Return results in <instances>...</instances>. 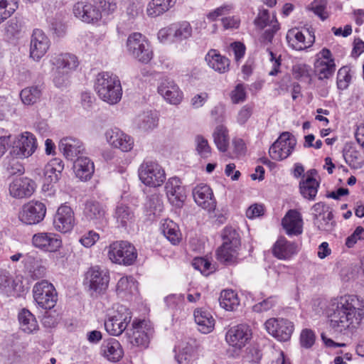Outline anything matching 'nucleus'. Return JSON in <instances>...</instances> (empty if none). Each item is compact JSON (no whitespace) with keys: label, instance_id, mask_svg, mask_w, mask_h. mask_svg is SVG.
Segmentation results:
<instances>
[{"label":"nucleus","instance_id":"42","mask_svg":"<svg viewBox=\"0 0 364 364\" xmlns=\"http://www.w3.org/2000/svg\"><path fill=\"white\" fill-rule=\"evenodd\" d=\"M161 230L164 235L172 244L176 245L181 240V233L178 225L171 220H164L161 224Z\"/></svg>","mask_w":364,"mask_h":364},{"label":"nucleus","instance_id":"28","mask_svg":"<svg viewBox=\"0 0 364 364\" xmlns=\"http://www.w3.org/2000/svg\"><path fill=\"white\" fill-rule=\"evenodd\" d=\"M23 263L25 270L31 279L36 280L46 277L45 262L37 255L31 254L26 255Z\"/></svg>","mask_w":364,"mask_h":364},{"label":"nucleus","instance_id":"36","mask_svg":"<svg viewBox=\"0 0 364 364\" xmlns=\"http://www.w3.org/2000/svg\"><path fill=\"white\" fill-rule=\"evenodd\" d=\"M75 176L81 181H88L91 178L94 171V163L87 157H78L73 166Z\"/></svg>","mask_w":364,"mask_h":364},{"label":"nucleus","instance_id":"43","mask_svg":"<svg viewBox=\"0 0 364 364\" xmlns=\"http://www.w3.org/2000/svg\"><path fill=\"white\" fill-rule=\"evenodd\" d=\"M114 217L122 227H127L134 221V215L130 207L120 203L115 208Z\"/></svg>","mask_w":364,"mask_h":364},{"label":"nucleus","instance_id":"33","mask_svg":"<svg viewBox=\"0 0 364 364\" xmlns=\"http://www.w3.org/2000/svg\"><path fill=\"white\" fill-rule=\"evenodd\" d=\"M297 252L298 245L284 237L279 238L272 247L273 255L279 259H289Z\"/></svg>","mask_w":364,"mask_h":364},{"label":"nucleus","instance_id":"34","mask_svg":"<svg viewBox=\"0 0 364 364\" xmlns=\"http://www.w3.org/2000/svg\"><path fill=\"white\" fill-rule=\"evenodd\" d=\"M193 316L199 331L203 333H209L213 331L215 321L209 311L202 308L196 309Z\"/></svg>","mask_w":364,"mask_h":364},{"label":"nucleus","instance_id":"40","mask_svg":"<svg viewBox=\"0 0 364 364\" xmlns=\"http://www.w3.org/2000/svg\"><path fill=\"white\" fill-rule=\"evenodd\" d=\"M176 0H151L147 6L146 13L151 17L163 14L172 8Z\"/></svg>","mask_w":364,"mask_h":364},{"label":"nucleus","instance_id":"21","mask_svg":"<svg viewBox=\"0 0 364 364\" xmlns=\"http://www.w3.org/2000/svg\"><path fill=\"white\" fill-rule=\"evenodd\" d=\"M53 227L55 230L67 233L70 232L75 224V214L73 209L68 205H60L53 217Z\"/></svg>","mask_w":364,"mask_h":364},{"label":"nucleus","instance_id":"51","mask_svg":"<svg viewBox=\"0 0 364 364\" xmlns=\"http://www.w3.org/2000/svg\"><path fill=\"white\" fill-rule=\"evenodd\" d=\"M145 208L149 215H159L163 210L161 196L156 193L149 196L146 202Z\"/></svg>","mask_w":364,"mask_h":364},{"label":"nucleus","instance_id":"7","mask_svg":"<svg viewBox=\"0 0 364 364\" xmlns=\"http://www.w3.org/2000/svg\"><path fill=\"white\" fill-rule=\"evenodd\" d=\"M129 55L138 61L148 63L153 58V50L147 38L140 33L130 34L127 40Z\"/></svg>","mask_w":364,"mask_h":364},{"label":"nucleus","instance_id":"3","mask_svg":"<svg viewBox=\"0 0 364 364\" xmlns=\"http://www.w3.org/2000/svg\"><path fill=\"white\" fill-rule=\"evenodd\" d=\"M95 90L99 98L109 105H114L120 102L122 87L119 77L109 72L97 74L95 81Z\"/></svg>","mask_w":364,"mask_h":364},{"label":"nucleus","instance_id":"57","mask_svg":"<svg viewBox=\"0 0 364 364\" xmlns=\"http://www.w3.org/2000/svg\"><path fill=\"white\" fill-rule=\"evenodd\" d=\"M311 10L322 21L328 17V13L326 11V2L325 0H314L311 3Z\"/></svg>","mask_w":364,"mask_h":364},{"label":"nucleus","instance_id":"6","mask_svg":"<svg viewBox=\"0 0 364 364\" xmlns=\"http://www.w3.org/2000/svg\"><path fill=\"white\" fill-rule=\"evenodd\" d=\"M107 257L113 263L132 265L137 257L134 245L127 241H115L107 247Z\"/></svg>","mask_w":364,"mask_h":364},{"label":"nucleus","instance_id":"46","mask_svg":"<svg viewBox=\"0 0 364 364\" xmlns=\"http://www.w3.org/2000/svg\"><path fill=\"white\" fill-rule=\"evenodd\" d=\"M137 291V284L132 277H123L119 279L116 286L118 295L132 294Z\"/></svg>","mask_w":364,"mask_h":364},{"label":"nucleus","instance_id":"52","mask_svg":"<svg viewBox=\"0 0 364 364\" xmlns=\"http://www.w3.org/2000/svg\"><path fill=\"white\" fill-rule=\"evenodd\" d=\"M179 353L176 355L178 364H190L193 358V346L187 343H181L178 346Z\"/></svg>","mask_w":364,"mask_h":364},{"label":"nucleus","instance_id":"55","mask_svg":"<svg viewBox=\"0 0 364 364\" xmlns=\"http://www.w3.org/2000/svg\"><path fill=\"white\" fill-rule=\"evenodd\" d=\"M292 71L294 76L297 79L306 81H309L311 79V69L306 64L299 63L294 65Z\"/></svg>","mask_w":364,"mask_h":364},{"label":"nucleus","instance_id":"60","mask_svg":"<svg viewBox=\"0 0 364 364\" xmlns=\"http://www.w3.org/2000/svg\"><path fill=\"white\" fill-rule=\"evenodd\" d=\"M21 26L16 20L8 21L5 28V37L8 40H11L18 36L20 33Z\"/></svg>","mask_w":364,"mask_h":364},{"label":"nucleus","instance_id":"27","mask_svg":"<svg viewBox=\"0 0 364 364\" xmlns=\"http://www.w3.org/2000/svg\"><path fill=\"white\" fill-rule=\"evenodd\" d=\"M195 202L208 210H214L216 205L212 189L205 184H199L193 190Z\"/></svg>","mask_w":364,"mask_h":364},{"label":"nucleus","instance_id":"63","mask_svg":"<svg viewBox=\"0 0 364 364\" xmlns=\"http://www.w3.org/2000/svg\"><path fill=\"white\" fill-rule=\"evenodd\" d=\"M364 240V228L358 226L354 232L346 240V245L350 248L353 247L358 240Z\"/></svg>","mask_w":364,"mask_h":364},{"label":"nucleus","instance_id":"30","mask_svg":"<svg viewBox=\"0 0 364 364\" xmlns=\"http://www.w3.org/2000/svg\"><path fill=\"white\" fill-rule=\"evenodd\" d=\"M316 173L315 169L308 171L299 183L301 194L304 198L311 200L315 199L319 187V183L314 178Z\"/></svg>","mask_w":364,"mask_h":364},{"label":"nucleus","instance_id":"50","mask_svg":"<svg viewBox=\"0 0 364 364\" xmlns=\"http://www.w3.org/2000/svg\"><path fill=\"white\" fill-rule=\"evenodd\" d=\"M18 0H0V24L18 9Z\"/></svg>","mask_w":364,"mask_h":364},{"label":"nucleus","instance_id":"4","mask_svg":"<svg viewBox=\"0 0 364 364\" xmlns=\"http://www.w3.org/2000/svg\"><path fill=\"white\" fill-rule=\"evenodd\" d=\"M223 239V243L216 252L217 259L228 265L236 263L241 245L238 232L231 227H226Z\"/></svg>","mask_w":364,"mask_h":364},{"label":"nucleus","instance_id":"38","mask_svg":"<svg viewBox=\"0 0 364 364\" xmlns=\"http://www.w3.org/2000/svg\"><path fill=\"white\" fill-rule=\"evenodd\" d=\"M18 321L21 329L26 333H33L39 329L35 316L28 309H23L19 312Z\"/></svg>","mask_w":364,"mask_h":364},{"label":"nucleus","instance_id":"17","mask_svg":"<svg viewBox=\"0 0 364 364\" xmlns=\"http://www.w3.org/2000/svg\"><path fill=\"white\" fill-rule=\"evenodd\" d=\"M50 41L41 29H34L31 36L29 55L34 61L38 62L48 52Z\"/></svg>","mask_w":364,"mask_h":364},{"label":"nucleus","instance_id":"1","mask_svg":"<svg viewBox=\"0 0 364 364\" xmlns=\"http://www.w3.org/2000/svg\"><path fill=\"white\" fill-rule=\"evenodd\" d=\"M328 324L335 333H355L364 319V300L353 294L333 297L328 304Z\"/></svg>","mask_w":364,"mask_h":364},{"label":"nucleus","instance_id":"39","mask_svg":"<svg viewBox=\"0 0 364 364\" xmlns=\"http://www.w3.org/2000/svg\"><path fill=\"white\" fill-rule=\"evenodd\" d=\"M158 121L157 114L151 111H149L139 114L135 119L134 123L141 131L148 132L157 127Z\"/></svg>","mask_w":364,"mask_h":364},{"label":"nucleus","instance_id":"53","mask_svg":"<svg viewBox=\"0 0 364 364\" xmlns=\"http://www.w3.org/2000/svg\"><path fill=\"white\" fill-rule=\"evenodd\" d=\"M314 223L319 230L325 232H331L336 225L333 213H328V215L314 220Z\"/></svg>","mask_w":364,"mask_h":364},{"label":"nucleus","instance_id":"9","mask_svg":"<svg viewBox=\"0 0 364 364\" xmlns=\"http://www.w3.org/2000/svg\"><path fill=\"white\" fill-rule=\"evenodd\" d=\"M131 320V311L126 306H120L108 316L105 322V328L109 334L117 336L127 329Z\"/></svg>","mask_w":364,"mask_h":364},{"label":"nucleus","instance_id":"22","mask_svg":"<svg viewBox=\"0 0 364 364\" xmlns=\"http://www.w3.org/2000/svg\"><path fill=\"white\" fill-rule=\"evenodd\" d=\"M165 189L170 203L176 208L182 207L186 198V194L180 179L177 177L170 178L166 183Z\"/></svg>","mask_w":364,"mask_h":364},{"label":"nucleus","instance_id":"11","mask_svg":"<svg viewBox=\"0 0 364 364\" xmlns=\"http://www.w3.org/2000/svg\"><path fill=\"white\" fill-rule=\"evenodd\" d=\"M37 305L43 309H51L57 302V293L53 285L46 280L37 282L33 288Z\"/></svg>","mask_w":364,"mask_h":364},{"label":"nucleus","instance_id":"12","mask_svg":"<svg viewBox=\"0 0 364 364\" xmlns=\"http://www.w3.org/2000/svg\"><path fill=\"white\" fill-rule=\"evenodd\" d=\"M37 140L33 134L24 132L16 136L11 154L17 159L28 158L37 149Z\"/></svg>","mask_w":364,"mask_h":364},{"label":"nucleus","instance_id":"16","mask_svg":"<svg viewBox=\"0 0 364 364\" xmlns=\"http://www.w3.org/2000/svg\"><path fill=\"white\" fill-rule=\"evenodd\" d=\"M264 326L269 334L279 341H289L294 329L293 323L283 318H271L266 321Z\"/></svg>","mask_w":364,"mask_h":364},{"label":"nucleus","instance_id":"54","mask_svg":"<svg viewBox=\"0 0 364 364\" xmlns=\"http://www.w3.org/2000/svg\"><path fill=\"white\" fill-rule=\"evenodd\" d=\"M196 149L197 153L204 159H207L211 155V148L208 141L201 135H198L195 138Z\"/></svg>","mask_w":364,"mask_h":364},{"label":"nucleus","instance_id":"2","mask_svg":"<svg viewBox=\"0 0 364 364\" xmlns=\"http://www.w3.org/2000/svg\"><path fill=\"white\" fill-rule=\"evenodd\" d=\"M50 63L53 66V82L58 87H67L70 82L71 74L79 66L77 57L70 53H54L50 56Z\"/></svg>","mask_w":364,"mask_h":364},{"label":"nucleus","instance_id":"41","mask_svg":"<svg viewBox=\"0 0 364 364\" xmlns=\"http://www.w3.org/2000/svg\"><path fill=\"white\" fill-rule=\"evenodd\" d=\"M344 159L352 168L359 169L364 166V160L357 149L351 145H346L343 149Z\"/></svg>","mask_w":364,"mask_h":364},{"label":"nucleus","instance_id":"32","mask_svg":"<svg viewBox=\"0 0 364 364\" xmlns=\"http://www.w3.org/2000/svg\"><path fill=\"white\" fill-rule=\"evenodd\" d=\"M58 147L63 156L70 160H73L85 150L82 142L80 139L71 136L60 139Z\"/></svg>","mask_w":364,"mask_h":364},{"label":"nucleus","instance_id":"61","mask_svg":"<svg viewBox=\"0 0 364 364\" xmlns=\"http://www.w3.org/2000/svg\"><path fill=\"white\" fill-rule=\"evenodd\" d=\"M232 102L239 104L243 102L246 99V92L242 84H238L230 93Z\"/></svg>","mask_w":364,"mask_h":364},{"label":"nucleus","instance_id":"62","mask_svg":"<svg viewBox=\"0 0 364 364\" xmlns=\"http://www.w3.org/2000/svg\"><path fill=\"white\" fill-rule=\"evenodd\" d=\"M275 19L277 18L274 16L270 19V16L267 10H262L255 18V23L259 28H264L267 26H271V22Z\"/></svg>","mask_w":364,"mask_h":364},{"label":"nucleus","instance_id":"47","mask_svg":"<svg viewBox=\"0 0 364 364\" xmlns=\"http://www.w3.org/2000/svg\"><path fill=\"white\" fill-rule=\"evenodd\" d=\"M173 36L176 41H183L191 37L193 28L188 21H182L172 25Z\"/></svg>","mask_w":364,"mask_h":364},{"label":"nucleus","instance_id":"19","mask_svg":"<svg viewBox=\"0 0 364 364\" xmlns=\"http://www.w3.org/2000/svg\"><path fill=\"white\" fill-rule=\"evenodd\" d=\"M336 70L332 54L328 48H323L318 54L314 63V71L319 80L328 79Z\"/></svg>","mask_w":364,"mask_h":364},{"label":"nucleus","instance_id":"49","mask_svg":"<svg viewBox=\"0 0 364 364\" xmlns=\"http://www.w3.org/2000/svg\"><path fill=\"white\" fill-rule=\"evenodd\" d=\"M41 96V90L38 86H31L23 89L20 92L22 102L31 105L37 102Z\"/></svg>","mask_w":364,"mask_h":364},{"label":"nucleus","instance_id":"31","mask_svg":"<svg viewBox=\"0 0 364 364\" xmlns=\"http://www.w3.org/2000/svg\"><path fill=\"white\" fill-rule=\"evenodd\" d=\"M307 32L310 37L306 41L304 33L299 28H294L289 30L286 36L289 46L296 50H302L311 46L315 41V37L310 33L309 30Z\"/></svg>","mask_w":364,"mask_h":364},{"label":"nucleus","instance_id":"48","mask_svg":"<svg viewBox=\"0 0 364 364\" xmlns=\"http://www.w3.org/2000/svg\"><path fill=\"white\" fill-rule=\"evenodd\" d=\"M213 136L217 148L220 151H226L229 145V136L227 128L223 125L218 126Z\"/></svg>","mask_w":364,"mask_h":364},{"label":"nucleus","instance_id":"10","mask_svg":"<svg viewBox=\"0 0 364 364\" xmlns=\"http://www.w3.org/2000/svg\"><path fill=\"white\" fill-rule=\"evenodd\" d=\"M252 337L250 326L246 323H240L228 328L225 339L229 346L240 350L251 341Z\"/></svg>","mask_w":364,"mask_h":364},{"label":"nucleus","instance_id":"45","mask_svg":"<svg viewBox=\"0 0 364 364\" xmlns=\"http://www.w3.org/2000/svg\"><path fill=\"white\" fill-rule=\"evenodd\" d=\"M220 306L227 310L235 311L240 305L237 294L232 290H224L221 292L219 299Z\"/></svg>","mask_w":364,"mask_h":364},{"label":"nucleus","instance_id":"24","mask_svg":"<svg viewBox=\"0 0 364 364\" xmlns=\"http://www.w3.org/2000/svg\"><path fill=\"white\" fill-rule=\"evenodd\" d=\"M75 16L85 23H94L99 21L101 11L98 7L91 3L79 1L73 6Z\"/></svg>","mask_w":364,"mask_h":364},{"label":"nucleus","instance_id":"15","mask_svg":"<svg viewBox=\"0 0 364 364\" xmlns=\"http://www.w3.org/2000/svg\"><path fill=\"white\" fill-rule=\"evenodd\" d=\"M46 213L44 203L31 200L25 203L18 212V219L26 225H36L41 222Z\"/></svg>","mask_w":364,"mask_h":364},{"label":"nucleus","instance_id":"18","mask_svg":"<svg viewBox=\"0 0 364 364\" xmlns=\"http://www.w3.org/2000/svg\"><path fill=\"white\" fill-rule=\"evenodd\" d=\"M36 185L34 181L26 176L15 177L9 183V195L16 199L28 198L34 193Z\"/></svg>","mask_w":364,"mask_h":364},{"label":"nucleus","instance_id":"8","mask_svg":"<svg viewBox=\"0 0 364 364\" xmlns=\"http://www.w3.org/2000/svg\"><path fill=\"white\" fill-rule=\"evenodd\" d=\"M109 272L107 269L100 266L91 267L85 273V284L89 290L97 294H104L108 288Z\"/></svg>","mask_w":364,"mask_h":364},{"label":"nucleus","instance_id":"29","mask_svg":"<svg viewBox=\"0 0 364 364\" xmlns=\"http://www.w3.org/2000/svg\"><path fill=\"white\" fill-rule=\"evenodd\" d=\"M282 225L288 235H299L303 231V220L296 210H289L282 220Z\"/></svg>","mask_w":364,"mask_h":364},{"label":"nucleus","instance_id":"20","mask_svg":"<svg viewBox=\"0 0 364 364\" xmlns=\"http://www.w3.org/2000/svg\"><path fill=\"white\" fill-rule=\"evenodd\" d=\"M105 136L107 142L114 149L128 152L134 147V139L117 127L107 129Z\"/></svg>","mask_w":364,"mask_h":364},{"label":"nucleus","instance_id":"26","mask_svg":"<svg viewBox=\"0 0 364 364\" xmlns=\"http://www.w3.org/2000/svg\"><path fill=\"white\" fill-rule=\"evenodd\" d=\"M32 244L41 250L55 252L62 245L61 240L53 232H38L32 237Z\"/></svg>","mask_w":364,"mask_h":364},{"label":"nucleus","instance_id":"56","mask_svg":"<svg viewBox=\"0 0 364 364\" xmlns=\"http://www.w3.org/2000/svg\"><path fill=\"white\" fill-rule=\"evenodd\" d=\"M279 24L277 19L271 22L269 28L265 30L261 36V43L265 46L271 43L275 33L279 30Z\"/></svg>","mask_w":364,"mask_h":364},{"label":"nucleus","instance_id":"58","mask_svg":"<svg viewBox=\"0 0 364 364\" xmlns=\"http://www.w3.org/2000/svg\"><path fill=\"white\" fill-rule=\"evenodd\" d=\"M316 336L311 329H304L300 334V343L303 348H310L315 343Z\"/></svg>","mask_w":364,"mask_h":364},{"label":"nucleus","instance_id":"37","mask_svg":"<svg viewBox=\"0 0 364 364\" xmlns=\"http://www.w3.org/2000/svg\"><path fill=\"white\" fill-rule=\"evenodd\" d=\"M205 61L210 68L220 73H224L229 69L230 61L228 58L221 55L215 50H210L207 53Z\"/></svg>","mask_w":364,"mask_h":364},{"label":"nucleus","instance_id":"64","mask_svg":"<svg viewBox=\"0 0 364 364\" xmlns=\"http://www.w3.org/2000/svg\"><path fill=\"white\" fill-rule=\"evenodd\" d=\"M232 9V7L231 5H228V4L223 5L218 8H216L215 9L213 10L212 11L209 12L207 14V18L210 21H214L218 17L223 16L225 15L230 14Z\"/></svg>","mask_w":364,"mask_h":364},{"label":"nucleus","instance_id":"35","mask_svg":"<svg viewBox=\"0 0 364 364\" xmlns=\"http://www.w3.org/2000/svg\"><path fill=\"white\" fill-rule=\"evenodd\" d=\"M102 355L112 362L119 361L123 356L124 351L120 343L115 338H109L101 346Z\"/></svg>","mask_w":364,"mask_h":364},{"label":"nucleus","instance_id":"5","mask_svg":"<svg viewBox=\"0 0 364 364\" xmlns=\"http://www.w3.org/2000/svg\"><path fill=\"white\" fill-rule=\"evenodd\" d=\"M138 174L140 181L146 186H161L166 180V173L161 166L155 161L146 159L139 166Z\"/></svg>","mask_w":364,"mask_h":364},{"label":"nucleus","instance_id":"23","mask_svg":"<svg viewBox=\"0 0 364 364\" xmlns=\"http://www.w3.org/2000/svg\"><path fill=\"white\" fill-rule=\"evenodd\" d=\"M106 208L101 203L89 200L85 203L83 215L85 219L95 225H102L107 221Z\"/></svg>","mask_w":364,"mask_h":364},{"label":"nucleus","instance_id":"13","mask_svg":"<svg viewBox=\"0 0 364 364\" xmlns=\"http://www.w3.org/2000/svg\"><path fill=\"white\" fill-rule=\"evenodd\" d=\"M127 333L133 345L146 348L153 333V327L149 321L136 319L132 327L127 329Z\"/></svg>","mask_w":364,"mask_h":364},{"label":"nucleus","instance_id":"25","mask_svg":"<svg viewBox=\"0 0 364 364\" xmlns=\"http://www.w3.org/2000/svg\"><path fill=\"white\" fill-rule=\"evenodd\" d=\"M158 92L171 105H178L183 99V92L178 86L171 79L164 78L158 87Z\"/></svg>","mask_w":364,"mask_h":364},{"label":"nucleus","instance_id":"14","mask_svg":"<svg viewBox=\"0 0 364 364\" xmlns=\"http://www.w3.org/2000/svg\"><path fill=\"white\" fill-rule=\"evenodd\" d=\"M296 144L294 136L289 132H283L269 149V156L277 161L287 159Z\"/></svg>","mask_w":364,"mask_h":364},{"label":"nucleus","instance_id":"59","mask_svg":"<svg viewBox=\"0 0 364 364\" xmlns=\"http://www.w3.org/2000/svg\"><path fill=\"white\" fill-rule=\"evenodd\" d=\"M311 210L314 216V221L328 215V213H332L331 208L323 202L315 203L312 206Z\"/></svg>","mask_w":364,"mask_h":364},{"label":"nucleus","instance_id":"44","mask_svg":"<svg viewBox=\"0 0 364 364\" xmlns=\"http://www.w3.org/2000/svg\"><path fill=\"white\" fill-rule=\"evenodd\" d=\"M64 169L63 161L58 158L50 160L45 167L44 174L50 182H57Z\"/></svg>","mask_w":364,"mask_h":364}]
</instances>
